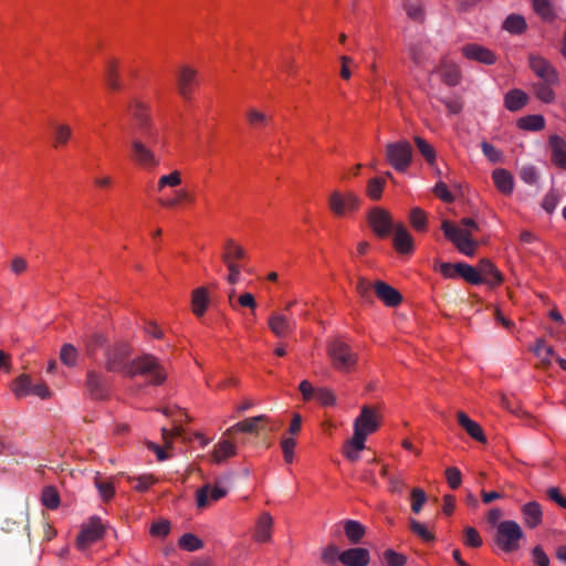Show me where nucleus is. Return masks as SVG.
<instances>
[{"label": "nucleus", "mask_w": 566, "mask_h": 566, "mask_svg": "<svg viewBox=\"0 0 566 566\" xmlns=\"http://www.w3.org/2000/svg\"><path fill=\"white\" fill-rule=\"evenodd\" d=\"M132 354L133 348L128 343H114L106 349L105 369L109 373H119L127 378L138 375L149 376V382L154 386L163 385L166 381L167 373L155 356L144 354L130 359Z\"/></svg>", "instance_id": "1"}, {"label": "nucleus", "mask_w": 566, "mask_h": 566, "mask_svg": "<svg viewBox=\"0 0 566 566\" xmlns=\"http://www.w3.org/2000/svg\"><path fill=\"white\" fill-rule=\"evenodd\" d=\"M381 419L379 406L364 405L361 407L359 416L354 421V434L344 446V454L348 460H358L359 451L365 449L367 436L380 428Z\"/></svg>", "instance_id": "2"}, {"label": "nucleus", "mask_w": 566, "mask_h": 566, "mask_svg": "<svg viewBox=\"0 0 566 566\" xmlns=\"http://www.w3.org/2000/svg\"><path fill=\"white\" fill-rule=\"evenodd\" d=\"M461 226L464 228L458 227L449 220H444L441 223V230L444 237L452 242L461 253L472 256L478 249V242L473 239V232L479 231V226L471 218H463Z\"/></svg>", "instance_id": "3"}, {"label": "nucleus", "mask_w": 566, "mask_h": 566, "mask_svg": "<svg viewBox=\"0 0 566 566\" xmlns=\"http://www.w3.org/2000/svg\"><path fill=\"white\" fill-rule=\"evenodd\" d=\"M127 109L132 119L130 135L145 136L146 139H156L157 130L149 105L134 97L129 101Z\"/></svg>", "instance_id": "4"}, {"label": "nucleus", "mask_w": 566, "mask_h": 566, "mask_svg": "<svg viewBox=\"0 0 566 566\" xmlns=\"http://www.w3.org/2000/svg\"><path fill=\"white\" fill-rule=\"evenodd\" d=\"M220 259L228 270L227 282L237 284L240 280L242 262L248 259V252L233 238H227L221 248Z\"/></svg>", "instance_id": "5"}, {"label": "nucleus", "mask_w": 566, "mask_h": 566, "mask_svg": "<svg viewBox=\"0 0 566 566\" xmlns=\"http://www.w3.org/2000/svg\"><path fill=\"white\" fill-rule=\"evenodd\" d=\"M326 352L334 370L340 374H352L356 371L358 354L349 344L336 338L328 344Z\"/></svg>", "instance_id": "6"}, {"label": "nucleus", "mask_w": 566, "mask_h": 566, "mask_svg": "<svg viewBox=\"0 0 566 566\" xmlns=\"http://www.w3.org/2000/svg\"><path fill=\"white\" fill-rule=\"evenodd\" d=\"M145 136L130 135L128 139L129 158L138 167L153 171L160 165V157L149 147Z\"/></svg>", "instance_id": "7"}, {"label": "nucleus", "mask_w": 566, "mask_h": 566, "mask_svg": "<svg viewBox=\"0 0 566 566\" xmlns=\"http://www.w3.org/2000/svg\"><path fill=\"white\" fill-rule=\"evenodd\" d=\"M361 205L359 196L352 190L334 189L327 197V207L331 213L338 219L354 216Z\"/></svg>", "instance_id": "8"}, {"label": "nucleus", "mask_w": 566, "mask_h": 566, "mask_svg": "<svg viewBox=\"0 0 566 566\" xmlns=\"http://www.w3.org/2000/svg\"><path fill=\"white\" fill-rule=\"evenodd\" d=\"M524 537V532L518 523L506 520L496 525L494 543L504 553H512L520 549V542Z\"/></svg>", "instance_id": "9"}, {"label": "nucleus", "mask_w": 566, "mask_h": 566, "mask_svg": "<svg viewBox=\"0 0 566 566\" xmlns=\"http://www.w3.org/2000/svg\"><path fill=\"white\" fill-rule=\"evenodd\" d=\"M387 163L397 171H406L412 161V146L408 140L388 143L385 147Z\"/></svg>", "instance_id": "10"}, {"label": "nucleus", "mask_w": 566, "mask_h": 566, "mask_svg": "<svg viewBox=\"0 0 566 566\" xmlns=\"http://www.w3.org/2000/svg\"><path fill=\"white\" fill-rule=\"evenodd\" d=\"M199 72L196 67L184 64L176 71V90L178 95L189 102L193 98L195 92L199 86Z\"/></svg>", "instance_id": "11"}, {"label": "nucleus", "mask_w": 566, "mask_h": 566, "mask_svg": "<svg viewBox=\"0 0 566 566\" xmlns=\"http://www.w3.org/2000/svg\"><path fill=\"white\" fill-rule=\"evenodd\" d=\"M84 389L87 396L94 401H107L112 396V386L106 377L95 370L90 369L85 375Z\"/></svg>", "instance_id": "12"}, {"label": "nucleus", "mask_w": 566, "mask_h": 566, "mask_svg": "<svg viewBox=\"0 0 566 566\" xmlns=\"http://www.w3.org/2000/svg\"><path fill=\"white\" fill-rule=\"evenodd\" d=\"M105 535V526L97 517L91 518L82 526L80 534L76 537V547L85 551L92 544L101 541Z\"/></svg>", "instance_id": "13"}, {"label": "nucleus", "mask_w": 566, "mask_h": 566, "mask_svg": "<svg viewBox=\"0 0 566 566\" xmlns=\"http://www.w3.org/2000/svg\"><path fill=\"white\" fill-rule=\"evenodd\" d=\"M368 223L374 233L379 238H386L390 232H392L396 226V223L392 222L389 211L379 207L369 211Z\"/></svg>", "instance_id": "14"}, {"label": "nucleus", "mask_w": 566, "mask_h": 566, "mask_svg": "<svg viewBox=\"0 0 566 566\" xmlns=\"http://www.w3.org/2000/svg\"><path fill=\"white\" fill-rule=\"evenodd\" d=\"M530 67L542 80L551 84H558L556 69L543 56L531 54L528 56Z\"/></svg>", "instance_id": "15"}, {"label": "nucleus", "mask_w": 566, "mask_h": 566, "mask_svg": "<svg viewBox=\"0 0 566 566\" xmlns=\"http://www.w3.org/2000/svg\"><path fill=\"white\" fill-rule=\"evenodd\" d=\"M268 422L269 417L265 415L247 418L227 429L223 436L229 437L237 432L259 434Z\"/></svg>", "instance_id": "16"}, {"label": "nucleus", "mask_w": 566, "mask_h": 566, "mask_svg": "<svg viewBox=\"0 0 566 566\" xmlns=\"http://www.w3.org/2000/svg\"><path fill=\"white\" fill-rule=\"evenodd\" d=\"M392 235V244L399 254H411L413 252V239L406 226L401 222L396 223Z\"/></svg>", "instance_id": "17"}, {"label": "nucleus", "mask_w": 566, "mask_h": 566, "mask_svg": "<svg viewBox=\"0 0 566 566\" xmlns=\"http://www.w3.org/2000/svg\"><path fill=\"white\" fill-rule=\"evenodd\" d=\"M374 290L377 297L389 307H396L402 302L400 292L384 281L377 280Z\"/></svg>", "instance_id": "18"}, {"label": "nucleus", "mask_w": 566, "mask_h": 566, "mask_svg": "<svg viewBox=\"0 0 566 566\" xmlns=\"http://www.w3.org/2000/svg\"><path fill=\"white\" fill-rule=\"evenodd\" d=\"M461 51L462 54L469 60H473L488 65L494 64L496 62V55L491 50L476 43L467 44L461 49Z\"/></svg>", "instance_id": "19"}, {"label": "nucleus", "mask_w": 566, "mask_h": 566, "mask_svg": "<svg viewBox=\"0 0 566 566\" xmlns=\"http://www.w3.org/2000/svg\"><path fill=\"white\" fill-rule=\"evenodd\" d=\"M338 560L344 566H367L370 562V555L367 548H348L339 554Z\"/></svg>", "instance_id": "20"}, {"label": "nucleus", "mask_w": 566, "mask_h": 566, "mask_svg": "<svg viewBox=\"0 0 566 566\" xmlns=\"http://www.w3.org/2000/svg\"><path fill=\"white\" fill-rule=\"evenodd\" d=\"M478 271L485 283L491 287L500 286L503 281V274L499 271V269L494 265V263L489 259H481L478 263Z\"/></svg>", "instance_id": "21"}, {"label": "nucleus", "mask_w": 566, "mask_h": 566, "mask_svg": "<svg viewBox=\"0 0 566 566\" xmlns=\"http://www.w3.org/2000/svg\"><path fill=\"white\" fill-rule=\"evenodd\" d=\"M210 305V290L208 286H199L192 290L190 306L197 317H202Z\"/></svg>", "instance_id": "22"}, {"label": "nucleus", "mask_w": 566, "mask_h": 566, "mask_svg": "<svg viewBox=\"0 0 566 566\" xmlns=\"http://www.w3.org/2000/svg\"><path fill=\"white\" fill-rule=\"evenodd\" d=\"M226 494L227 490L224 488L219 485L212 488L210 484H205L196 492V504L198 509H205L211 501H218L226 496Z\"/></svg>", "instance_id": "23"}, {"label": "nucleus", "mask_w": 566, "mask_h": 566, "mask_svg": "<svg viewBox=\"0 0 566 566\" xmlns=\"http://www.w3.org/2000/svg\"><path fill=\"white\" fill-rule=\"evenodd\" d=\"M237 455V446L229 439H221L211 452V461L216 464L226 462L228 459Z\"/></svg>", "instance_id": "24"}, {"label": "nucleus", "mask_w": 566, "mask_h": 566, "mask_svg": "<svg viewBox=\"0 0 566 566\" xmlns=\"http://www.w3.org/2000/svg\"><path fill=\"white\" fill-rule=\"evenodd\" d=\"M105 83L113 92L123 90V82L119 73V61L115 57L109 59L105 64Z\"/></svg>", "instance_id": "25"}, {"label": "nucleus", "mask_w": 566, "mask_h": 566, "mask_svg": "<svg viewBox=\"0 0 566 566\" xmlns=\"http://www.w3.org/2000/svg\"><path fill=\"white\" fill-rule=\"evenodd\" d=\"M269 329L280 338L286 337L292 332L291 322L287 316L273 312L268 319Z\"/></svg>", "instance_id": "26"}, {"label": "nucleus", "mask_w": 566, "mask_h": 566, "mask_svg": "<svg viewBox=\"0 0 566 566\" xmlns=\"http://www.w3.org/2000/svg\"><path fill=\"white\" fill-rule=\"evenodd\" d=\"M245 120L252 130H263L271 124L272 116L256 107H249L245 111Z\"/></svg>", "instance_id": "27"}, {"label": "nucleus", "mask_w": 566, "mask_h": 566, "mask_svg": "<svg viewBox=\"0 0 566 566\" xmlns=\"http://www.w3.org/2000/svg\"><path fill=\"white\" fill-rule=\"evenodd\" d=\"M457 419L459 424L467 431V433L472 439L481 443H486V437L484 434L482 427L478 422L470 419L465 412L458 411Z\"/></svg>", "instance_id": "28"}, {"label": "nucleus", "mask_w": 566, "mask_h": 566, "mask_svg": "<svg viewBox=\"0 0 566 566\" xmlns=\"http://www.w3.org/2000/svg\"><path fill=\"white\" fill-rule=\"evenodd\" d=\"M533 353L538 358L537 368L547 369L552 365V358L555 356V352L551 345L546 344L544 338L536 339Z\"/></svg>", "instance_id": "29"}, {"label": "nucleus", "mask_w": 566, "mask_h": 566, "mask_svg": "<svg viewBox=\"0 0 566 566\" xmlns=\"http://www.w3.org/2000/svg\"><path fill=\"white\" fill-rule=\"evenodd\" d=\"M548 143L552 149L553 164L566 169V140L558 135H552Z\"/></svg>", "instance_id": "30"}, {"label": "nucleus", "mask_w": 566, "mask_h": 566, "mask_svg": "<svg viewBox=\"0 0 566 566\" xmlns=\"http://www.w3.org/2000/svg\"><path fill=\"white\" fill-rule=\"evenodd\" d=\"M273 518L269 513H262L255 524L253 538L259 543H265L271 539Z\"/></svg>", "instance_id": "31"}, {"label": "nucleus", "mask_w": 566, "mask_h": 566, "mask_svg": "<svg viewBox=\"0 0 566 566\" xmlns=\"http://www.w3.org/2000/svg\"><path fill=\"white\" fill-rule=\"evenodd\" d=\"M73 137V129L66 123H55L53 125L52 133V147L53 148H63L65 147Z\"/></svg>", "instance_id": "32"}, {"label": "nucleus", "mask_w": 566, "mask_h": 566, "mask_svg": "<svg viewBox=\"0 0 566 566\" xmlns=\"http://www.w3.org/2000/svg\"><path fill=\"white\" fill-rule=\"evenodd\" d=\"M492 179L496 189L503 195H511L514 188V180L512 174L503 168L494 169Z\"/></svg>", "instance_id": "33"}, {"label": "nucleus", "mask_w": 566, "mask_h": 566, "mask_svg": "<svg viewBox=\"0 0 566 566\" xmlns=\"http://www.w3.org/2000/svg\"><path fill=\"white\" fill-rule=\"evenodd\" d=\"M524 523L530 528H534L542 523V509L537 502H528L522 506Z\"/></svg>", "instance_id": "34"}, {"label": "nucleus", "mask_w": 566, "mask_h": 566, "mask_svg": "<svg viewBox=\"0 0 566 566\" xmlns=\"http://www.w3.org/2000/svg\"><path fill=\"white\" fill-rule=\"evenodd\" d=\"M438 71L441 73L443 83L449 86H455L461 81V70L454 63L441 61Z\"/></svg>", "instance_id": "35"}, {"label": "nucleus", "mask_w": 566, "mask_h": 566, "mask_svg": "<svg viewBox=\"0 0 566 566\" xmlns=\"http://www.w3.org/2000/svg\"><path fill=\"white\" fill-rule=\"evenodd\" d=\"M528 102V96L525 92L518 88L509 91L504 96V105L511 112L522 109Z\"/></svg>", "instance_id": "36"}, {"label": "nucleus", "mask_w": 566, "mask_h": 566, "mask_svg": "<svg viewBox=\"0 0 566 566\" xmlns=\"http://www.w3.org/2000/svg\"><path fill=\"white\" fill-rule=\"evenodd\" d=\"M533 10L542 20L553 22L556 19V12L552 0H531Z\"/></svg>", "instance_id": "37"}, {"label": "nucleus", "mask_w": 566, "mask_h": 566, "mask_svg": "<svg viewBox=\"0 0 566 566\" xmlns=\"http://www.w3.org/2000/svg\"><path fill=\"white\" fill-rule=\"evenodd\" d=\"M344 533L352 544H357L365 536L366 530L359 522L348 520L344 523Z\"/></svg>", "instance_id": "38"}, {"label": "nucleus", "mask_w": 566, "mask_h": 566, "mask_svg": "<svg viewBox=\"0 0 566 566\" xmlns=\"http://www.w3.org/2000/svg\"><path fill=\"white\" fill-rule=\"evenodd\" d=\"M32 387V380L28 374L20 375L11 382V390L18 398L31 395Z\"/></svg>", "instance_id": "39"}, {"label": "nucleus", "mask_w": 566, "mask_h": 566, "mask_svg": "<svg viewBox=\"0 0 566 566\" xmlns=\"http://www.w3.org/2000/svg\"><path fill=\"white\" fill-rule=\"evenodd\" d=\"M526 28V21L521 14H510L503 22V29L513 34H521Z\"/></svg>", "instance_id": "40"}, {"label": "nucleus", "mask_w": 566, "mask_h": 566, "mask_svg": "<svg viewBox=\"0 0 566 566\" xmlns=\"http://www.w3.org/2000/svg\"><path fill=\"white\" fill-rule=\"evenodd\" d=\"M555 85L556 84H551L547 82L536 83L533 85L534 94L543 103L551 104L556 98V94L553 90V86Z\"/></svg>", "instance_id": "41"}, {"label": "nucleus", "mask_w": 566, "mask_h": 566, "mask_svg": "<svg viewBox=\"0 0 566 566\" xmlns=\"http://www.w3.org/2000/svg\"><path fill=\"white\" fill-rule=\"evenodd\" d=\"M457 270L459 276L470 284H481L484 281L478 271V266L473 268L472 265L465 263H458Z\"/></svg>", "instance_id": "42"}, {"label": "nucleus", "mask_w": 566, "mask_h": 566, "mask_svg": "<svg viewBox=\"0 0 566 566\" xmlns=\"http://www.w3.org/2000/svg\"><path fill=\"white\" fill-rule=\"evenodd\" d=\"M517 126L524 130H542L545 119L542 115H527L517 119Z\"/></svg>", "instance_id": "43"}, {"label": "nucleus", "mask_w": 566, "mask_h": 566, "mask_svg": "<svg viewBox=\"0 0 566 566\" xmlns=\"http://www.w3.org/2000/svg\"><path fill=\"white\" fill-rule=\"evenodd\" d=\"M386 186L385 177H375L368 180L366 195L374 201L381 199L384 188Z\"/></svg>", "instance_id": "44"}, {"label": "nucleus", "mask_w": 566, "mask_h": 566, "mask_svg": "<svg viewBox=\"0 0 566 566\" xmlns=\"http://www.w3.org/2000/svg\"><path fill=\"white\" fill-rule=\"evenodd\" d=\"M409 222L416 231L426 232L428 228L427 213L421 208H413L409 213Z\"/></svg>", "instance_id": "45"}, {"label": "nucleus", "mask_w": 566, "mask_h": 566, "mask_svg": "<svg viewBox=\"0 0 566 566\" xmlns=\"http://www.w3.org/2000/svg\"><path fill=\"white\" fill-rule=\"evenodd\" d=\"M41 502L50 510L57 509L60 505V494L56 488L52 485L45 486L41 493Z\"/></svg>", "instance_id": "46"}, {"label": "nucleus", "mask_w": 566, "mask_h": 566, "mask_svg": "<svg viewBox=\"0 0 566 566\" xmlns=\"http://www.w3.org/2000/svg\"><path fill=\"white\" fill-rule=\"evenodd\" d=\"M193 196L186 189H179L175 192L172 199L164 200L159 199L158 203L164 208H174L182 202H193Z\"/></svg>", "instance_id": "47"}, {"label": "nucleus", "mask_w": 566, "mask_h": 566, "mask_svg": "<svg viewBox=\"0 0 566 566\" xmlns=\"http://www.w3.org/2000/svg\"><path fill=\"white\" fill-rule=\"evenodd\" d=\"M182 182L181 171L172 170L168 175H163L157 181V190L163 191L166 187L176 188Z\"/></svg>", "instance_id": "48"}, {"label": "nucleus", "mask_w": 566, "mask_h": 566, "mask_svg": "<svg viewBox=\"0 0 566 566\" xmlns=\"http://www.w3.org/2000/svg\"><path fill=\"white\" fill-rule=\"evenodd\" d=\"M178 546L187 552H195L203 547V542L192 533L184 534L179 541Z\"/></svg>", "instance_id": "49"}, {"label": "nucleus", "mask_w": 566, "mask_h": 566, "mask_svg": "<svg viewBox=\"0 0 566 566\" xmlns=\"http://www.w3.org/2000/svg\"><path fill=\"white\" fill-rule=\"evenodd\" d=\"M315 399L323 407H334L337 403V397L333 389L327 387L316 388Z\"/></svg>", "instance_id": "50"}, {"label": "nucleus", "mask_w": 566, "mask_h": 566, "mask_svg": "<svg viewBox=\"0 0 566 566\" xmlns=\"http://www.w3.org/2000/svg\"><path fill=\"white\" fill-rule=\"evenodd\" d=\"M280 447L283 453L285 463L291 464L294 460V449L296 447V440L294 437L282 434L280 439Z\"/></svg>", "instance_id": "51"}, {"label": "nucleus", "mask_w": 566, "mask_h": 566, "mask_svg": "<svg viewBox=\"0 0 566 566\" xmlns=\"http://www.w3.org/2000/svg\"><path fill=\"white\" fill-rule=\"evenodd\" d=\"M415 144L420 151V154L423 156L426 161L430 165H432L436 161L437 154L432 145H430L426 139H423L420 136H416L413 138Z\"/></svg>", "instance_id": "52"}, {"label": "nucleus", "mask_w": 566, "mask_h": 566, "mask_svg": "<svg viewBox=\"0 0 566 566\" xmlns=\"http://www.w3.org/2000/svg\"><path fill=\"white\" fill-rule=\"evenodd\" d=\"M405 9L410 19L422 22L424 20V11L421 0H406Z\"/></svg>", "instance_id": "53"}, {"label": "nucleus", "mask_w": 566, "mask_h": 566, "mask_svg": "<svg viewBox=\"0 0 566 566\" xmlns=\"http://www.w3.org/2000/svg\"><path fill=\"white\" fill-rule=\"evenodd\" d=\"M409 527L410 531L419 538H421L423 542H433L436 538L434 534L431 531H429L427 525L420 523L415 518H409Z\"/></svg>", "instance_id": "54"}, {"label": "nucleus", "mask_w": 566, "mask_h": 566, "mask_svg": "<svg viewBox=\"0 0 566 566\" xmlns=\"http://www.w3.org/2000/svg\"><path fill=\"white\" fill-rule=\"evenodd\" d=\"M77 349L71 344H64L60 350V360L69 366L74 367L77 361Z\"/></svg>", "instance_id": "55"}, {"label": "nucleus", "mask_w": 566, "mask_h": 566, "mask_svg": "<svg viewBox=\"0 0 566 566\" xmlns=\"http://www.w3.org/2000/svg\"><path fill=\"white\" fill-rule=\"evenodd\" d=\"M411 511L415 514L421 512L423 504L427 502V494L420 488H413L410 491Z\"/></svg>", "instance_id": "56"}, {"label": "nucleus", "mask_w": 566, "mask_h": 566, "mask_svg": "<svg viewBox=\"0 0 566 566\" xmlns=\"http://www.w3.org/2000/svg\"><path fill=\"white\" fill-rule=\"evenodd\" d=\"M95 485L99 491V494L104 502H108L115 495V488L113 482L101 480L99 478H95Z\"/></svg>", "instance_id": "57"}, {"label": "nucleus", "mask_w": 566, "mask_h": 566, "mask_svg": "<svg viewBox=\"0 0 566 566\" xmlns=\"http://www.w3.org/2000/svg\"><path fill=\"white\" fill-rule=\"evenodd\" d=\"M106 337L102 334H92L86 339V352L88 355H94L101 347L106 344Z\"/></svg>", "instance_id": "58"}, {"label": "nucleus", "mask_w": 566, "mask_h": 566, "mask_svg": "<svg viewBox=\"0 0 566 566\" xmlns=\"http://www.w3.org/2000/svg\"><path fill=\"white\" fill-rule=\"evenodd\" d=\"M463 533H464L463 542L467 546L473 547V548H478V547L482 546L483 541H482L479 532L474 527L468 526L464 528Z\"/></svg>", "instance_id": "59"}, {"label": "nucleus", "mask_w": 566, "mask_h": 566, "mask_svg": "<svg viewBox=\"0 0 566 566\" xmlns=\"http://www.w3.org/2000/svg\"><path fill=\"white\" fill-rule=\"evenodd\" d=\"M339 554L338 548L331 544L323 548L321 559L324 564L334 566L338 560Z\"/></svg>", "instance_id": "60"}, {"label": "nucleus", "mask_w": 566, "mask_h": 566, "mask_svg": "<svg viewBox=\"0 0 566 566\" xmlns=\"http://www.w3.org/2000/svg\"><path fill=\"white\" fill-rule=\"evenodd\" d=\"M481 148L483 154L488 157V159L493 163H501L503 160V154L499 149H496L493 145L488 143L486 140H483L481 143Z\"/></svg>", "instance_id": "61"}, {"label": "nucleus", "mask_w": 566, "mask_h": 566, "mask_svg": "<svg viewBox=\"0 0 566 566\" xmlns=\"http://www.w3.org/2000/svg\"><path fill=\"white\" fill-rule=\"evenodd\" d=\"M409 56L415 65L421 66L426 60V50L419 44H412L408 48Z\"/></svg>", "instance_id": "62"}, {"label": "nucleus", "mask_w": 566, "mask_h": 566, "mask_svg": "<svg viewBox=\"0 0 566 566\" xmlns=\"http://www.w3.org/2000/svg\"><path fill=\"white\" fill-rule=\"evenodd\" d=\"M384 558L388 566H405L407 563V557L394 549L385 551Z\"/></svg>", "instance_id": "63"}, {"label": "nucleus", "mask_w": 566, "mask_h": 566, "mask_svg": "<svg viewBox=\"0 0 566 566\" xmlns=\"http://www.w3.org/2000/svg\"><path fill=\"white\" fill-rule=\"evenodd\" d=\"M170 532V523L167 520H161L156 523H153L149 530V533L154 537H166Z\"/></svg>", "instance_id": "64"}]
</instances>
